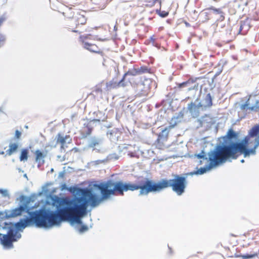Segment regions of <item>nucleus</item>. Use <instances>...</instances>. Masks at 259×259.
Returning <instances> with one entry per match:
<instances>
[{"label": "nucleus", "mask_w": 259, "mask_h": 259, "mask_svg": "<svg viewBox=\"0 0 259 259\" xmlns=\"http://www.w3.org/2000/svg\"><path fill=\"white\" fill-rule=\"evenodd\" d=\"M93 187L100 190L101 196L96 194L93 188H81L76 187L69 188L70 192L74 195L72 198H69L72 205L77 210V214L82 217L87 213L88 206H98L103 200L109 198L111 195L116 193L123 195L126 192L125 183L119 181L114 182L111 180L93 184Z\"/></svg>", "instance_id": "obj_1"}, {"label": "nucleus", "mask_w": 259, "mask_h": 259, "mask_svg": "<svg viewBox=\"0 0 259 259\" xmlns=\"http://www.w3.org/2000/svg\"><path fill=\"white\" fill-rule=\"evenodd\" d=\"M188 176L185 175V174L183 176L175 175L173 179H163L157 183L148 179L141 181L139 185L125 183L126 192L140 189L139 195H147L150 192H160L165 188L171 187L177 195L181 196L185 192L187 185V178Z\"/></svg>", "instance_id": "obj_2"}, {"label": "nucleus", "mask_w": 259, "mask_h": 259, "mask_svg": "<svg viewBox=\"0 0 259 259\" xmlns=\"http://www.w3.org/2000/svg\"><path fill=\"white\" fill-rule=\"evenodd\" d=\"M52 204L55 206V211L47 208H41L32 213L33 217H36L40 221L41 228H48L60 224L61 215L67 210H72L77 214V210L72 205L69 198H60L55 196L52 197Z\"/></svg>", "instance_id": "obj_3"}, {"label": "nucleus", "mask_w": 259, "mask_h": 259, "mask_svg": "<svg viewBox=\"0 0 259 259\" xmlns=\"http://www.w3.org/2000/svg\"><path fill=\"white\" fill-rule=\"evenodd\" d=\"M16 201H19V206L9 210H5V218H15L21 215L23 213H27V215H24L23 218L20 219L18 222L24 220L26 222H29L30 223V224L27 227L35 226L38 228H41V224L38 223L40 221L36 217H33L32 215V213L35 212L36 210L31 211V208L29 206L30 201V198L24 195H21L17 198Z\"/></svg>", "instance_id": "obj_4"}, {"label": "nucleus", "mask_w": 259, "mask_h": 259, "mask_svg": "<svg viewBox=\"0 0 259 259\" xmlns=\"http://www.w3.org/2000/svg\"><path fill=\"white\" fill-rule=\"evenodd\" d=\"M30 224L29 222L21 221L20 222L13 223L6 220L0 221V230L6 231L7 233L0 238L1 243L6 249L13 247V242L21 238V234L18 231H22Z\"/></svg>", "instance_id": "obj_5"}, {"label": "nucleus", "mask_w": 259, "mask_h": 259, "mask_svg": "<svg viewBox=\"0 0 259 259\" xmlns=\"http://www.w3.org/2000/svg\"><path fill=\"white\" fill-rule=\"evenodd\" d=\"M208 156V160L209 163L205 166L197 168V170L190 172L185 174V175L193 176L201 175L206 173L207 171L214 167L219 166L227 161L225 158H224L217 153V151L210 150L207 153Z\"/></svg>", "instance_id": "obj_6"}, {"label": "nucleus", "mask_w": 259, "mask_h": 259, "mask_svg": "<svg viewBox=\"0 0 259 259\" xmlns=\"http://www.w3.org/2000/svg\"><path fill=\"white\" fill-rule=\"evenodd\" d=\"M237 137V134L232 129H230L227 132V135L222 137L223 141L222 143L217 145L213 150L217 151V153L221 156L225 158L227 161L229 159V154L227 150L223 147L229 146V144L232 142L231 141L236 139Z\"/></svg>", "instance_id": "obj_7"}, {"label": "nucleus", "mask_w": 259, "mask_h": 259, "mask_svg": "<svg viewBox=\"0 0 259 259\" xmlns=\"http://www.w3.org/2000/svg\"><path fill=\"white\" fill-rule=\"evenodd\" d=\"M248 142V137H245L240 142H231L229 144V146L224 147L229 154V159H236L238 158L237 153L238 152V151L247 147Z\"/></svg>", "instance_id": "obj_8"}, {"label": "nucleus", "mask_w": 259, "mask_h": 259, "mask_svg": "<svg viewBox=\"0 0 259 259\" xmlns=\"http://www.w3.org/2000/svg\"><path fill=\"white\" fill-rule=\"evenodd\" d=\"M138 74H139L138 68L128 70L127 72L124 74L122 79L118 82L111 81L107 83V87L108 90H111V89L115 88L117 87H124L126 86L128 82L125 81V77L128 75L135 76Z\"/></svg>", "instance_id": "obj_9"}, {"label": "nucleus", "mask_w": 259, "mask_h": 259, "mask_svg": "<svg viewBox=\"0 0 259 259\" xmlns=\"http://www.w3.org/2000/svg\"><path fill=\"white\" fill-rule=\"evenodd\" d=\"M151 80L150 79H145L143 81L138 82L135 87L136 96L141 97L146 96L150 89Z\"/></svg>", "instance_id": "obj_10"}, {"label": "nucleus", "mask_w": 259, "mask_h": 259, "mask_svg": "<svg viewBox=\"0 0 259 259\" xmlns=\"http://www.w3.org/2000/svg\"><path fill=\"white\" fill-rule=\"evenodd\" d=\"M93 36L91 34L81 35L79 37V40L82 43L83 48L92 52H98V47L94 44L89 42Z\"/></svg>", "instance_id": "obj_11"}, {"label": "nucleus", "mask_w": 259, "mask_h": 259, "mask_svg": "<svg viewBox=\"0 0 259 259\" xmlns=\"http://www.w3.org/2000/svg\"><path fill=\"white\" fill-rule=\"evenodd\" d=\"M73 211L72 210H67L62 215H61L60 223L62 222H68L71 225L73 226L76 224L80 225L82 224L80 217H81L78 214V216H75L69 213V211Z\"/></svg>", "instance_id": "obj_12"}, {"label": "nucleus", "mask_w": 259, "mask_h": 259, "mask_svg": "<svg viewBox=\"0 0 259 259\" xmlns=\"http://www.w3.org/2000/svg\"><path fill=\"white\" fill-rule=\"evenodd\" d=\"M103 140L101 138L96 137H92L88 141V149H91L92 151L96 153H101L102 148L101 145Z\"/></svg>", "instance_id": "obj_13"}, {"label": "nucleus", "mask_w": 259, "mask_h": 259, "mask_svg": "<svg viewBox=\"0 0 259 259\" xmlns=\"http://www.w3.org/2000/svg\"><path fill=\"white\" fill-rule=\"evenodd\" d=\"M204 109L201 105V102L197 98L194 102H191L188 105V109L193 117H197L199 115V110Z\"/></svg>", "instance_id": "obj_14"}, {"label": "nucleus", "mask_w": 259, "mask_h": 259, "mask_svg": "<svg viewBox=\"0 0 259 259\" xmlns=\"http://www.w3.org/2000/svg\"><path fill=\"white\" fill-rule=\"evenodd\" d=\"M107 136L111 141L115 142L118 141L119 137L120 136V132L118 128H113L107 131Z\"/></svg>", "instance_id": "obj_15"}, {"label": "nucleus", "mask_w": 259, "mask_h": 259, "mask_svg": "<svg viewBox=\"0 0 259 259\" xmlns=\"http://www.w3.org/2000/svg\"><path fill=\"white\" fill-rule=\"evenodd\" d=\"M177 86L179 89H183L187 88L188 91L194 90L197 88L198 85L192 79H189L186 81L177 84Z\"/></svg>", "instance_id": "obj_16"}, {"label": "nucleus", "mask_w": 259, "mask_h": 259, "mask_svg": "<svg viewBox=\"0 0 259 259\" xmlns=\"http://www.w3.org/2000/svg\"><path fill=\"white\" fill-rule=\"evenodd\" d=\"M259 145V141H257L256 144L254 146V147L251 149H248L247 147L243 148L242 150H240L238 152L240 154H243L244 157H248L250 155H255L256 153V148Z\"/></svg>", "instance_id": "obj_17"}, {"label": "nucleus", "mask_w": 259, "mask_h": 259, "mask_svg": "<svg viewBox=\"0 0 259 259\" xmlns=\"http://www.w3.org/2000/svg\"><path fill=\"white\" fill-rule=\"evenodd\" d=\"M84 11H81L77 13L74 17L76 25H84L87 21V18L85 17Z\"/></svg>", "instance_id": "obj_18"}, {"label": "nucleus", "mask_w": 259, "mask_h": 259, "mask_svg": "<svg viewBox=\"0 0 259 259\" xmlns=\"http://www.w3.org/2000/svg\"><path fill=\"white\" fill-rule=\"evenodd\" d=\"M206 10L210 11L212 13L215 15H220V17L217 18V20L220 21H222L225 19L224 13L222 11V9L215 8L214 7H210V8L206 9Z\"/></svg>", "instance_id": "obj_19"}, {"label": "nucleus", "mask_w": 259, "mask_h": 259, "mask_svg": "<svg viewBox=\"0 0 259 259\" xmlns=\"http://www.w3.org/2000/svg\"><path fill=\"white\" fill-rule=\"evenodd\" d=\"M193 157L199 159L197 161L198 165L202 164L204 161H206V162L209 161L208 156L207 157V154L204 150H201V151L198 154H194Z\"/></svg>", "instance_id": "obj_20"}, {"label": "nucleus", "mask_w": 259, "mask_h": 259, "mask_svg": "<svg viewBox=\"0 0 259 259\" xmlns=\"http://www.w3.org/2000/svg\"><path fill=\"white\" fill-rule=\"evenodd\" d=\"M212 98L210 93H208L205 95L202 101H201V105L204 109L206 108H209L212 106Z\"/></svg>", "instance_id": "obj_21"}, {"label": "nucleus", "mask_w": 259, "mask_h": 259, "mask_svg": "<svg viewBox=\"0 0 259 259\" xmlns=\"http://www.w3.org/2000/svg\"><path fill=\"white\" fill-rule=\"evenodd\" d=\"M35 154L36 155L35 160L38 163V166H39L40 165L44 163V162H45L44 158L46 156V155L44 154L42 152H41L39 150H36Z\"/></svg>", "instance_id": "obj_22"}, {"label": "nucleus", "mask_w": 259, "mask_h": 259, "mask_svg": "<svg viewBox=\"0 0 259 259\" xmlns=\"http://www.w3.org/2000/svg\"><path fill=\"white\" fill-rule=\"evenodd\" d=\"M169 128L165 127L158 135V140H162L163 141H166L169 133Z\"/></svg>", "instance_id": "obj_23"}, {"label": "nucleus", "mask_w": 259, "mask_h": 259, "mask_svg": "<svg viewBox=\"0 0 259 259\" xmlns=\"http://www.w3.org/2000/svg\"><path fill=\"white\" fill-rule=\"evenodd\" d=\"M250 27V24L248 20L243 21H241L240 26L239 28V33H241L242 31H243L244 29H245L244 31L246 32L249 29Z\"/></svg>", "instance_id": "obj_24"}, {"label": "nucleus", "mask_w": 259, "mask_h": 259, "mask_svg": "<svg viewBox=\"0 0 259 259\" xmlns=\"http://www.w3.org/2000/svg\"><path fill=\"white\" fill-rule=\"evenodd\" d=\"M184 114L182 112H179L178 113L175 114L171 119V121L174 122V124H176L178 122L181 121V120L183 118Z\"/></svg>", "instance_id": "obj_25"}, {"label": "nucleus", "mask_w": 259, "mask_h": 259, "mask_svg": "<svg viewBox=\"0 0 259 259\" xmlns=\"http://www.w3.org/2000/svg\"><path fill=\"white\" fill-rule=\"evenodd\" d=\"M259 134V125H256L253 126L249 133V136L251 137H256Z\"/></svg>", "instance_id": "obj_26"}, {"label": "nucleus", "mask_w": 259, "mask_h": 259, "mask_svg": "<svg viewBox=\"0 0 259 259\" xmlns=\"http://www.w3.org/2000/svg\"><path fill=\"white\" fill-rule=\"evenodd\" d=\"M28 157V150L27 149H23L21 151L20 156V160L21 161H24L27 160Z\"/></svg>", "instance_id": "obj_27"}, {"label": "nucleus", "mask_w": 259, "mask_h": 259, "mask_svg": "<svg viewBox=\"0 0 259 259\" xmlns=\"http://www.w3.org/2000/svg\"><path fill=\"white\" fill-rule=\"evenodd\" d=\"M81 226L78 227H76L75 229L76 231L79 233V234H83L85 232H87L89 230V227L88 226L85 225L80 224Z\"/></svg>", "instance_id": "obj_28"}, {"label": "nucleus", "mask_w": 259, "mask_h": 259, "mask_svg": "<svg viewBox=\"0 0 259 259\" xmlns=\"http://www.w3.org/2000/svg\"><path fill=\"white\" fill-rule=\"evenodd\" d=\"M119 156L115 153L109 154L105 158L107 162L118 159Z\"/></svg>", "instance_id": "obj_29"}, {"label": "nucleus", "mask_w": 259, "mask_h": 259, "mask_svg": "<svg viewBox=\"0 0 259 259\" xmlns=\"http://www.w3.org/2000/svg\"><path fill=\"white\" fill-rule=\"evenodd\" d=\"M67 138V136H65V137L62 136L60 134H58V138L57 142L58 143H60L61 144V148H63V145L66 142V140Z\"/></svg>", "instance_id": "obj_30"}, {"label": "nucleus", "mask_w": 259, "mask_h": 259, "mask_svg": "<svg viewBox=\"0 0 259 259\" xmlns=\"http://www.w3.org/2000/svg\"><path fill=\"white\" fill-rule=\"evenodd\" d=\"M0 193L3 197L8 199L10 198V195L7 189H3L0 188Z\"/></svg>", "instance_id": "obj_31"}, {"label": "nucleus", "mask_w": 259, "mask_h": 259, "mask_svg": "<svg viewBox=\"0 0 259 259\" xmlns=\"http://www.w3.org/2000/svg\"><path fill=\"white\" fill-rule=\"evenodd\" d=\"M6 39L7 37L6 35L0 33V48L5 45Z\"/></svg>", "instance_id": "obj_32"}, {"label": "nucleus", "mask_w": 259, "mask_h": 259, "mask_svg": "<svg viewBox=\"0 0 259 259\" xmlns=\"http://www.w3.org/2000/svg\"><path fill=\"white\" fill-rule=\"evenodd\" d=\"M139 74L149 72V69L146 66H142L138 68Z\"/></svg>", "instance_id": "obj_33"}, {"label": "nucleus", "mask_w": 259, "mask_h": 259, "mask_svg": "<svg viewBox=\"0 0 259 259\" xmlns=\"http://www.w3.org/2000/svg\"><path fill=\"white\" fill-rule=\"evenodd\" d=\"M156 12L162 18H165L168 15V13L167 12H165L164 11H161L160 10H156Z\"/></svg>", "instance_id": "obj_34"}, {"label": "nucleus", "mask_w": 259, "mask_h": 259, "mask_svg": "<svg viewBox=\"0 0 259 259\" xmlns=\"http://www.w3.org/2000/svg\"><path fill=\"white\" fill-rule=\"evenodd\" d=\"M257 256V253H253V254H243V255H242V256H241V257L243 259H250V258H251L252 257H255V256Z\"/></svg>", "instance_id": "obj_35"}, {"label": "nucleus", "mask_w": 259, "mask_h": 259, "mask_svg": "<svg viewBox=\"0 0 259 259\" xmlns=\"http://www.w3.org/2000/svg\"><path fill=\"white\" fill-rule=\"evenodd\" d=\"M9 149H11L13 152L16 151L18 147V145L16 143H11L9 145Z\"/></svg>", "instance_id": "obj_36"}, {"label": "nucleus", "mask_w": 259, "mask_h": 259, "mask_svg": "<svg viewBox=\"0 0 259 259\" xmlns=\"http://www.w3.org/2000/svg\"><path fill=\"white\" fill-rule=\"evenodd\" d=\"M106 162H107V161H106L105 158L104 159H102V160H97L93 161L91 162V163L95 165H98V164H100L102 163H106Z\"/></svg>", "instance_id": "obj_37"}, {"label": "nucleus", "mask_w": 259, "mask_h": 259, "mask_svg": "<svg viewBox=\"0 0 259 259\" xmlns=\"http://www.w3.org/2000/svg\"><path fill=\"white\" fill-rule=\"evenodd\" d=\"M208 14H209L207 12H202L200 13V15L201 16H204V18L205 19V20L203 21V22L206 21L209 19V18L208 17Z\"/></svg>", "instance_id": "obj_38"}, {"label": "nucleus", "mask_w": 259, "mask_h": 259, "mask_svg": "<svg viewBox=\"0 0 259 259\" xmlns=\"http://www.w3.org/2000/svg\"><path fill=\"white\" fill-rule=\"evenodd\" d=\"M7 17L6 14H3L0 17V26L7 20Z\"/></svg>", "instance_id": "obj_39"}, {"label": "nucleus", "mask_w": 259, "mask_h": 259, "mask_svg": "<svg viewBox=\"0 0 259 259\" xmlns=\"http://www.w3.org/2000/svg\"><path fill=\"white\" fill-rule=\"evenodd\" d=\"M21 135H22V133L21 132H20L18 130H16L15 131V138H16L17 139H19L20 138Z\"/></svg>", "instance_id": "obj_40"}, {"label": "nucleus", "mask_w": 259, "mask_h": 259, "mask_svg": "<svg viewBox=\"0 0 259 259\" xmlns=\"http://www.w3.org/2000/svg\"><path fill=\"white\" fill-rule=\"evenodd\" d=\"M247 4H248L247 2H242L241 3L239 4L238 5V7L239 8L243 9H244V6H246L247 5Z\"/></svg>", "instance_id": "obj_41"}, {"label": "nucleus", "mask_w": 259, "mask_h": 259, "mask_svg": "<svg viewBox=\"0 0 259 259\" xmlns=\"http://www.w3.org/2000/svg\"><path fill=\"white\" fill-rule=\"evenodd\" d=\"M92 131V128L90 126V125L87 126V132L86 133L87 136H89L91 134Z\"/></svg>", "instance_id": "obj_42"}, {"label": "nucleus", "mask_w": 259, "mask_h": 259, "mask_svg": "<svg viewBox=\"0 0 259 259\" xmlns=\"http://www.w3.org/2000/svg\"><path fill=\"white\" fill-rule=\"evenodd\" d=\"M241 110H247V104H243L240 105V107Z\"/></svg>", "instance_id": "obj_43"}, {"label": "nucleus", "mask_w": 259, "mask_h": 259, "mask_svg": "<svg viewBox=\"0 0 259 259\" xmlns=\"http://www.w3.org/2000/svg\"><path fill=\"white\" fill-rule=\"evenodd\" d=\"M14 152L9 148L8 150L6 151V153L8 155H11Z\"/></svg>", "instance_id": "obj_44"}, {"label": "nucleus", "mask_w": 259, "mask_h": 259, "mask_svg": "<svg viewBox=\"0 0 259 259\" xmlns=\"http://www.w3.org/2000/svg\"><path fill=\"white\" fill-rule=\"evenodd\" d=\"M64 175H65V172L64 171H61L59 172V178H63L64 176Z\"/></svg>", "instance_id": "obj_45"}, {"label": "nucleus", "mask_w": 259, "mask_h": 259, "mask_svg": "<svg viewBox=\"0 0 259 259\" xmlns=\"http://www.w3.org/2000/svg\"><path fill=\"white\" fill-rule=\"evenodd\" d=\"M101 120V119L100 118H97V119H93V120H92L90 123L89 124H91V122H100V121Z\"/></svg>", "instance_id": "obj_46"}, {"label": "nucleus", "mask_w": 259, "mask_h": 259, "mask_svg": "<svg viewBox=\"0 0 259 259\" xmlns=\"http://www.w3.org/2000/svg\"><path fill=\"white\" fill-rule=\"evenodd\" d=\"M104 126L107 127V128H110V127H111L112 126V124L111 123H108V124H105L104 125Z\"/></svg>", "instance_id": "obj_47"}, {"label": "nucleus", "mask_w": 259, "mask_h": 259, "mask_svg": "<svg viewBox=\"0 0 259 259\" xmlns=\"http://www.w3.org/2000/svg\"><path fill=\"white\" fill-rule=\"evenodd\" d=\"M5 211L4 212L0 211V218H5Z\"/></svg>", "instance_id": "obj_48"}, {"label": "nucleus", "mask_w": 259, "mask_h": 259, "mask_svg": "<svg viewBox=\"0 0 259 259\" xmlns=\"http://www.w3.org/2000/svg\"><path fill=\"white\" fill-rule=\"evenodd\" d=\"M151 41H152L153 45L155 46L156 47H158V46L157 44H155V39L152 37H151Z\"/></svg>", "instance_id": "obj_49"}, {"label": "nucleus", "mask_w": 259, "mask_h": 259, "mask_svg": "<svg viewBox=\"0 0 259 259\" xmlns=\"http://www.w3.org/2000/svg\"><path fill=\"white\" fill-rule=\"evenodd\" d=\"M222 71H218L217 72L214 76V78H215L217 76H218V75H219L220 74V73H221Z\"/></svg>", "instance_id": "obj_50"}, {"label": "nucleus", "mask_w": 259, "mask_h": 259, "mask_svg": "<svg viewBox=\"0 0 259 259\" xmlns=\"http://www.w3.org/2000/svg\"><path fill=\"white\" fill-rule=\"evenodd\" d=\"M254 109V107L251 106V107H247V109L250 110H253Z\"/></svg>", "instance_id": "obj_51"}, {"label": "nucleus", "mask_w": 259, "mask_h": 259, "mask_svg": "<svg viewBox=\"0 0 259 259\" xmlns=\"http://www.w3.org/2000/svg\"><path fill=\"white\" fill-rule=\"evenodd\" d=\"M241 256H242V254H235V256L236 257H241Z\"/></svg>", "instance_id": "obj_52"}, {"label": "nucleus", "mask_w": 259, "mask_h": 259, "mask_svg": "<svg viewBox=\"0 0 259 259\" xmlns=\"http://www.w3.org/2000/svg\"><path fill=\"white\" fill-rule=\"evenodd\" d=\"M128 155H130V156H131V157H134V156H134V154L133 153H129V154H128Z\"/></svg>", "instance_id": "obj_53"}, {"label": "nucleus", "mask_w": 259, "mask_h": 259, "mask_svg": "<svg viewBox=\"0 0 259 259\" xmlns=\"http://www.w3.org/2000/svg\"><path fill=\"white\" fill-rule=\"evenodd\" d=\"M249 99H248V100L246 101V102L245 103V104H247V107L248 106V105L249 104Z\"/></svg>", "instance_id": "obj_54"}, {"label": "nucleus", "mask_w": 259, "mask_h": 259, "mask_svg": "<svg viewBox=\"0 0 259 259\" xmlns=\"http://www.w3.org/2000/svg\"><path fill=\"white\" fill-rule=\"evenodd\" d=\"M156 2H158L160 4V5H161V1L160 0H154V3H155Z\"/></svg>", "instance_id": "obj_55"}, {"label": "nucleus", "mask_w": 259, "mask_h": 259, "mask_svg": "<svg viewBox=\"0 0 259 259\" xmlns=\"http://www.w3.org/2000/svg\"><path fill=\"white\" fill-rule=\"evenodd\" d=\"M4 153H5V152L4 151H3L0 152V154L1 155H3V154H4Z\"/></svg>", "instance_id": "obj_56"}, {"label": "nucleus", "mask_w": 259, "mask_h": 259, "mask_svg": "<svg viewBox=\"0 0 259 259\" xmlns=\"http://www.w3.org/2000/svg\"><path fill=\"white\" fill-rule=\"evenodd\" d=\"M72 31L74 32H78V30H73Z\"/></svg>", "instance_id": "obj_57"}, {"label": "nucleus", "mask_w": 259, "mask_h": 259, "mask_svg": "<svg viewBox=\"0 0 259 259\" xmlns=\"http://www.w3.org/2000/svg\"><path fill=\"white\" fill-rule=\"evenodd\" d=\"M185 24H186V25L187 26H189L190 25H189V24L188 23H187V22H186V23H185Z\"/></svg>", "instance_id": "obj_58"}, {"label": "nucleus", "mask_w": 259, "mask_h": 259, "mask_svg": "<svg viewBox=\"0 0 259 259\" xmlns=\"http://www.w3.org/2000/svg\"><path fill=\"white\" fill-rule=\"evenodd\" d=\"M240 162L241 163H244V159H242V160H241Z\"/></svg>", "instance_id": "obj_59"}, {"label": "nucleus", "mask_w": 259, "mask_h": 259, "mask_svg": "<svg viewBox=\"0 0 259 259\" xmlns=\"http://www.w3.org/2000/svg\"><path fill=\"white\" fill-rule=\"evenodd\" d=\"M65 187H66V185H65V184H64V185H63V188H62V189H64V188H65Z\"/></svg>", "instance_id": "obj_60"}, {"label": "nucleus", "mask_w": 259, "mask_h": 259, "mask_svg": "<svg viewBox=\"0 0 259 259\" xmlns=\"http://www.w3.org/2000/svg\"><path fill=\"white\" fill-rule=\"evenodd\" d=\"M168 248L169 249L170 252H171V248L169 246H168Z\"/></svg>", "instance_id": "obj_61"}, {"label": "nucleus", "mask_w": 259, "mask_h": 259, "mask_svg": "<svg viewBox=\"0 0 259 259\" xmlns=\"http://www.w3.org/2000/svg\"><path fill=\"white\" fill-rule=\"evenodd\" d=\"M98 114L101 115V114H102V112H101L99 111V112H98Z\"/></svg>", "instance_id": "obj_62"}, {"label": "nucleus", "mask_w": 259, "mask_h": 259, "mask_svg": "<svg viewBox=\"0 0 259 259\" xmlns=\"http://www.w3.org/2000/svg\"><path fill=\"white\" fill-rule=\"evenodd\" d=\"M24 177H25V178H27V175L26 174H24Z\"/></svg>", "instance_id": "obj_63"}, {"label": "nucleus", "mask_w": 259, "mask_h": 259, "mask_svg": "<svg viewBox=\"0 0 259 259\" xmlns=\"http://www.w3.org/2000/svg\"><path fill=\"white\" fill-rule=\"evenodd\" d=\"M51 172L54 171V169H53V168H52V169H51Z\"/></svg>", "instance_id": "obj_64"}]
</instances>
